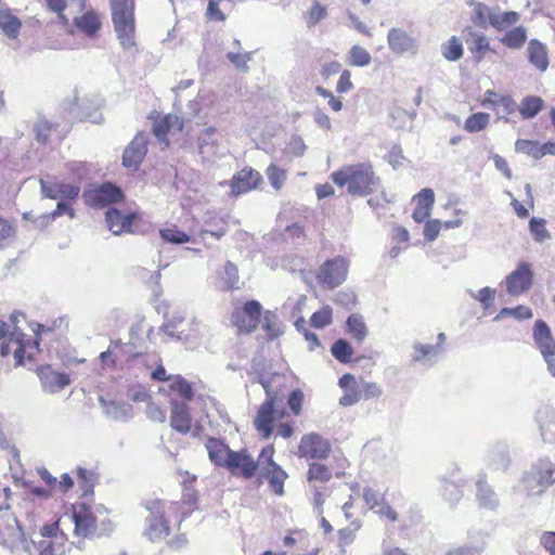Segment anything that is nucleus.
Returning <instances> with one entry per match:
<instances>
[{"label": "nucleus", "instance_id": "obj_64", "mask_svg": "<svg viewBox=\"0 0 555 555\" xmlns=\"http://www.w3.org/2000/svg\"><path fill=\"white\" fill-rule=\"evenodd\" d=\"M34 130L38 142L46 143L51 130V124L48 120H38L35 124Z\"/></svg>", "mask_w": 555, "mask_h": 555}, {"label": "nucleus", "instance_id": "obj_25", "mask_svg": "<svg viewBox=\"0 0 555 555\" xmlns=\"http://www.w3.org/2000/svg\"><path fill=\"white\" fill-rule=\"evenodd\" d=\"M76 27L87 36H93L101 27V18L94 11H87L74 18Z\"/></svg>", "mask_w": 555, "mask_h": 555}, {"label": "nucleus", "instance_id": "obj_32", "mask_svg": "<svg viewBox=\"0 0 555 555\" xmlns=\"http://www.w3.org/2000/svg\"><path fill=\"white\" fill-rule=\"evenodd\" d=\"M262 328L270 339H275L284 333V325L279 317L270 310L262 315Z\"/></svg>", "mask_w": 555, "mask_h": 555}, {"label": "nucleus", "instance_id": "obj_17", "mask_svg": "<svg viewBox=\"0 0 555 555\" xmlns=\"http://www.w3.org/2000/svg\"><path fill=\"white\" fill-rule=\"evenodd\" d=\"M89 198L93 205L105 206L120 201L122 198V192L114 184L105 183L94 189L90 193Z\"/></svg>", "mask_w": 555, "mask_h": 555}, {"label": "nucleus", "instance_id": "obj_20", "mask_svg": "<svg viewBox=\"0 0 555 555\" xmlns=\"http://www.w3.org/2000/svg\"><path fill=\"white\" fill-rule=\"evenodd\" d=\"M209 460L217 466L227 467L231 450L223 441L209 438L205 444Z\"/></svg>", "mask_w": 555, "mask_h": 555}, {"label": "nucleus", "instance_id": "obj_50", "mask_svg": "<svg viewBox=\"0 0 555 555\" xmlns=\"http://www.w3.org/2000/svg\"><path fill=\"white\" fill-rule=\"evenodd\" d=\"M495 289L491 287H483L477 292L469 291V295L473 299L479 301L483 309L490 308L495 297Z\"/></svg>", "mask_w": 555, "mask_h": 555}, {"label": "nucleus", "instance_id": "obj_6", "mask_svg": "<svg viewBox=\"0 0 555 555\" xmlns=\"http://www.w3.org/2000/svg\"><path fill=\"white\" fill-rule=\"evenodd\" d=\"M348 262L343 257H335L326 260L319 270L318 280L320 284L334 288L339 286L347 278Z\"/></svg>", "mask_w": 555, "mask_h": 555}, {"label": "nucleus", "instance_id": "obj_44", "mask_svg": "<svg viewBox=\"0 0 555 555\" xmlns=\"http://www.w3.org/2000/svg\"><path fill=\"white\" fill-rule=\"evenodd\" d=\"M491 15H493V8H490L483 3H474V23L482 28L490 25Z\"/></svg>", "mask_w": 555, "mask_h": 555}, {"label": "nucleus", "instance_id": "obj_31", "mask_svg": "<svg viewBox=\"0 0 555 555\" xmlns=\"http://www.w3.org/2000/svg\"><path fill=\"white\" fill-rule=\"evenodd\" d=\"M519 20V14L514 11L502 12L499 7L493 8L490 25L496 30H504L515 25Z\"/></svg>", "mask_w": 555, "mask_h": 555}, {"label": "nucleus", "instance_id": "obj_11", "mask_svg": "<svg viewBox=\"0 0 555 555\" xmlns=\"http://www.w3.org/2000/svg\"><path fill=\"white\" fill-rule=\"evenodd\" d=\"M261 181V175L257 170L253 169L251 167H246L235 173L231 179V194L238 196L243 193L256 189Z\"/></svg>", "mask_w": 555, "mask_h": 555}, {"label": "nucleus", "instance_id": "obj_1", "mask_svg": "<svg viewBox=\"0 0 555 555\" xmlns=\"http://www.w3.org/2000/svg\"><path fill=\"white\" fill-rule=\"evenodd\" d=\"M258 382L263 387L267 399L257 411L254 426L264 439H269L273 433V421L286 396L285 376L281 374H273L270 377L261 375Z\"/></svg>", "mask_w": 555, "mask_h": 555}, {"label": "nucleus", "instance_id": "obj_56", "mask_svg": "<svg viewBox=\"0 0 555 555\" xmlns=\"http://www.w3.org/2000/svg\"><path fill=\"white\" fill-rule=\"evenodd\" d=\"M227 57L237 69L246 72L248 69L247 63L250 61L251 54L229 52Z\"/></svg>", "mask_w": 555, "mask_h": 555}, {"label": "nucleus", "instance_id": "obj_15", "mask_svg": "<svg viewBox=\"0 0 555 555\" xmlns=\"http://www.w3.org/2000/svg\"><path fill=\"white\" fill-rule=\"evenodd\" d=\"M39 377L44 391L55 393L69 385V377L65 373L52 371L50 367H42Z\"/></svg>", "mask_w": 555, "mask_h": 555}, {"label": "nucleus", "instance_id": "obj_26", "mask_svg": "<svg viewBox=\"0 0 555 555\" xmlns=\"http://www.w3.org/2000/svg\"><path fill=\"white\" fill-rule=\"evenodd\" d=\"M477 486V501L480 506L494 509L498 504V498L495 492L488 486L485 476H480L476 482Z\"/></svg>", "mask_w": 555, "mask_h": 555}, {"label": "nucleus", "instance_id": "obj_2", "mask_svg": "<svg viewBox=\"0 0 555 555\" xmlns=\"http://www.w3.org/2000/svg\"><path fill=\"white\" fill-rule=\"evenodd\" d=\"M332 181L338 186H347L352 196H366L377 191L380 179L369 163L344 166L331 175Z\"/></svg>", "mask_w": 555, "mask_h": 555}, {"label": "nucleus", "instance_id": "obj_4", "mask_svg": "<svg viewBox=\"0 0 555 555\" xmlns=\"http://www.w3.org/2000/svg\"><path fill=\"white\" fill-rule=\"evenodd\" d=\"M0 545L7 547L11 555H33L30 543L9 509H0Z\"/></svg>", "mask_w": 555, "mask_h": 555}, {"label": "nucleus", "instance_id": "obj_19", "mask_svg": "<svg viewBox=\"0 0 555 555\" xmlns=\"http://www.w3.org/2000/svg\"><path fill=\"white\" fill-rule=\"evenodd\" d=\"M171 405V427L181 434L189 433L191 429V416L186 403L172 401Z\"/></svg>", "mask_w": 555, "mask_h": 555}, {"label": "nucleus", "instance_id": "obj_54", "mask_svg": "<svg viewBox=\"0 0 555 555\" xmlns=\"http://www.w3.org/2000/svg\"><path fill=\"white\" fill-rule=\"evenodd\" d=\"M513 103V101L509 98L506 96H500L498 98V94L493 91H487L486 98L482 101V105H491V106H503L504 108L508 109L509 105Z\"/></svg>", "mask_w": 555, "mask_h": 555}, {"label": "nucleus", "instance_id": "obj_51", "mask_svg": "<svg viewBox=\"0 0 555 555\" xmlns=\"http://www.w3.org/2000/svg\"><path fill=\"white\" fill-rule=\"evenodd\" d=\"M64 214H67L72 219L75 217V211L72 206L67 202L61 201L57 203L55 210L50 215L40 216V219L42 220V223H49L51 220H54Z\"/></svg>", "mask_w": 555, "mask_h": 555}, {"label": "nucleus", "instance_id": "obj_45", "mask_svg": "<svg viewBox=\"0 0 555 555\" xmlns=\"http://www.w3.org/2000/svg\"><path fill=\"white\" fill-rule=\"evenodd\" d=\"M505 317H513L517 320H526V319L532 318V312H531L530 308H528L526 306H518L516 308H503L495 315L493 321H500Z\"/></svg>", "mask_w": 555, "mask_h": 555}, {"label": "nucleus", "instance_id": "obj_24", "mask_svg": "<svg viewBox=\"0 0 555 555\" xmlns=\"http://www.w3.org/2000/svg\"><path fill=\"white\" fill-rule=\"evenodd\" d=\"M529 62L541 72L546 70L548 66V57L546 47L540 41L533 39L528 44Z\"/></svg>", "mask_w": 555, "mask_h": 555}, {"label": "nucleus", "instance_id": "obj_29", "mask_svg": "<svg viewBox=\"0 0 555 555\" xmlns=\"http://www.w3.org/2000/svg\"><path fill=\"white\" fill-rule=\"evenodd\" d=\"M347 333L361 344L369 334V328L363 320V317L359 313H352L346 321Z\"/></svg>", "mask_w": 555, "mask_h": 555}, {"label": "nucleus", "instance_id": "obj_37", "mask_svg": "<svg viewBox=\"0 0 555 555\" xmlns=\"http://www.w3.org/2000/svg\"><path fill=\"white\" fill-rule=\"evenodd\" d=\"M169 382V388L184 401H190L194 397L192 385L182 376H173Z\"/></svg>", "mask_w": 555, "mask_h": 555}, {"label": "nucleus", "instance_id": "obj_36", "mask_svg": "<svg viewBox=\"0 0 555 555\" xmlns=\"http://www.w3.org/2000/svg\"><path fill=\"white\" fill-rule=\"evenodd\" d=\"M36 545L38 555H65V544L57 540L33 541Z\"/></svg>", "mask_w": 555, "mask_h": 555}, {"label": "nucleus", "instance_id": "obj_35", "mask_svg": "<svg viewBox=\"0 0 555 555\" xmlns=\"http://www.w3.org/2000/svg\"><path fill=\"white\" fill-rule=\"evenodd\" d=\"M333 357L340 363H349L353 354L350 343L344 338L337 339L331 347Z\"/></svg>", "mask_w": 555, "mask_h": 555}, {"label": "nucleus", "instance_id": "obj_47", "mask_svg": "<svg viewBox=\"0 0 555 555\" xmlns=\"http://www.w3.org/2000/svg\"><path fill=\"white\" fill-rule=\"evenodd\" d=\"M266 175L268 177L270 184L275 190H280L286 180V171L284 169L279 168L275 164H271L268 166Z\"/></svg>", "mask_w": 555, "mask_h": 555}, {"label": "nucleus", "instance_id": "obj_61", "mask_svg": "<svg viewBox=\"0 0 555 555\" xmlns=\"http://www.w3.org/2000/svg\"><path fill=\"white\" fill-rule=\"evenodd\" d=\"M40 186L43 197L51 199H56L60 197V183H52L40 179Z\"/></svg>", "mask_w": 555, "mask_h": 555}, {"label": "nucleus", "instance_id": "obj_42", "mask_svg": "<svg viewBox=\"0 0 555 555\" xmlns=\"http://www.w3.org/2000/svg\"><path fill=\"white\" fill-rule=\"evenodd\" d=\"M442 55L451 62L460 60L463 55V46L459 38L453 36L448 42L443 43Z\"/></svg>", "mask_w": 555, "mask_h": 555}, {"label": "nucleus", "instance_id": "obj_39", "mask_svg": "<svg viewBox=\"0 0 555 555\" xmlns=\"http://www.w3.org/2000/svg\"><path fill=\"white\" fill-rule=\"evenodd\" d=\"M527 39V31L522 26L515 27L507 31L501 39L507 48L519 49Z\"/></svg>", "mask_w": 555, "mask_h": 555}, {"label": "nucleus", "instance_id": "obj_34", "mask_svg": "<svg viewBox=\"0 0 555 555\" xmlns=\"http://www.w3.org/2000/svg\"><path fill=\"white\" fill-rule=\"evenodd\" d=\"M543 104V100L539 96H526L520 102L518 111L525 119H530L538 115Z\"/></svg>", "mask_w": 555, "mask_h": 555}, {"label": "nucleus", "instance_id": "obj_38", "mask_svg": "<svg viewBox=\"0 0 555 555\" xmlns=\"http://www.w3.org/2000/svg\"><path fill=\"white\" fill-rule=\"evenodd\" d=\"M371 61V54L363 47L358 44L351 47L347 56V63L350 66L364 67L370 65Z\"/></svg>", "mask_w": 555, "mask_h": 555}, {"label": "nucleus", "instance_id": "obj_8", "mask_svg": "<svg viewBox=\"0 0 555 555\" xmlns=\"http://www.w3.org/2000/svg\"><path fill=\"white\" fill-rule=\"evenodd\" d=\"M533 272L531 264L520 262L505 279L506 291L512 296L526 293L532 285Z\"/></svg>", "mask_w": 555, "mask_h": 555}, {"label": "nucleus", "instance_id": "obj_10", "mask_svg": "<svg viewBox=\"0 0 555 555\" xmlns=\"http://www.w3.org/2000/svg\"><path fill=\"white\" fill-rule=\"evenodd\" d=\"M228 460L227 468L233 475H241L246 479L251 478L258 468V463L246 450L232 451Z\"/></svg>", "mask_w": 555, "mask_h": 555}, {"label": "nucleus", "instance_id": "obj_57", "mask_svg": "<svg viewBox=\"0 0 555 555\" xmlns=\"http://www.w3.org/2000/svg\"><path fill=\"white\" fill-rule=\"evenodd\" d=\"M302 402H304V392L300 389H294L293 391H291V393L288 396L287 403H288L291 411L295 415L300 414L301 408H302Z\"/></svg>", "mask_w": 555, "mask_h": 555}, {"label": "nucleus", "instance_id": "obj_13", "mask_svg": "<svg viewBox=\"0 0 555 555\" xmlns=\"http://www.w3.org/2000/svg\"><path fill=\"white\" fill-rule=\"evenodd\" d=\"M147 152V137L139 133L125 149L122 154V165L127 168L137 169L142 163Z\"/></svg>", "mask_w": 555, "mask_h": 555}, {"label": "nucleus", "instance_id": "obj_60", "mask_svg": "<svg viewBox=\"0 0 555 555\" xmlns=\"http://www.w3.org/2000/svg\"><path fill=\"white\" fill-rule=\"evenodd\" d=\"M225 283L228 288H237L238 271L234 263L227 261L224 266Z\"/></svg>", "mask_w": 555, "mask_h": 555}, {"label": "nucleus", "instance_id": "obj_62", "mask_svg": "<svg viewBox=\"0 0 555 555\" xmlns=\"http://www.w3.org/2000/svg\"><path fill=\"white\" fill-rule=\"evenodd\" d=\"M361 400V392L359 391L358 385L350 387L346 390L345 395L339 399V404L343 406H350Z\"/></svg>", "mask_w": 555, "mask_h": 555}, {"label": "nucleus", "instance_id": "obj_27", "mask_svg": "<svg viewBox=\"0 0 555 555\" xmlns=\"http://www.w3.org/2000/svg\"><path fill=\"white\" fill-rule=\"evenodd\" d=\"M22 28L20 18L8 9H0V29L10 39L17 38Z\"/></svg>", "mask_w": 555, "mask_h": 555}, {"label": "nucleus", "instance_id": "obj_12", "mask_svg": "<svg viewBox=\"0 0 555 555\" xmlns=\"http://www.w3.org/2000/svg\"><path fill=\"white\" fill-rule=\"evenodd\" d=\"M387 43L393 53L400 55L404 53L415 54L418 48L416 40L411 35L404 29L397 27L388 31Z\"/></svg>", "mask_w": 555, "mask_h": 555}, {"label": "nucleus", "instance_id": "obj_23", "mask_svg": "<svg viewBox=\"0 0 555 555\" xmlns=\"http://www.w3.org/2000/svg\"><path fill=\"white\" fill-rule=\"evenodd\" d=\"M183 121L178 115L168 114L155 121L153 132L158 140H164L167 133L181 131Z\"/></svg>", "mask_w": 555, "mask_h": 555}, {"label": "nucleus", "instance_id": "obj_53", "mask_svg": "<svg viewBox=\"0 0 555 555\" xmlns=\"http://www.w3.org/2000/svg\"><path fill=\"white\" fill-rule=\"evenodd\" d=\"M268 478L275 493L283 494V485L284 479L286 478V473L282 470L279 466L278 468H270L268 470Z\"/></svg>", "mask_w": 555, "mask_h": 555}, {"label": "nucleus", "instance_id": "obj_22", "mask_svg": "<svg viewBox=\"0 0 555 555\" xmlns=\"http://www.w3.org/2000/svg\"><path fill=\"white\" fill-rule=\"evenodd\" d=\"M105 220L109 231L118 235L130 230L133 217L131 215L122 216L118 209L108 208L105 214Z\"/></svg>", "mask_w": 555, "mask_h": 555}, {"label": "nucleus", "instance_id": "obj_18", "mask_svg": "<svg viewBox=\"0 0 555 555\" xmlns=\"http://www.w3.org/2000/svg\"><path fill=\"white\" fill-rule=\"evenodd\" d=\"M100 403L104 410L105 415L116 422H128L133 416V409L131 404L117 401H105L102 397Z\"/></svg>", "mask_w": 555, "mask_h": 555}, {"label": "nucleus", "instance_id": "obj_40", "mask_svg": "<svg viewBox=\"0 0 555 555\" xmlns=\"http://www.w3.org/2000/svg\"><path fill=\"white\" fill-rule=\"evenodd\" d=\"M490 120V115L487 113H475L472 114L464 124V129L467 132L474 133L483 130Z\"/></svg>", "mask_w": 555, "mask_h": 555}, {"label": "nucleus", "instance_id": "obj_43", "mask_svg": "<svg viewBox=\"0 0 555 555\" xmlns=\"http://www.w3.org/2000/svg\"><path fill=\"white\" fill-rule=\"evenodd\" d=\"M332 478V472L321 463H311L309 465V469L307 473V479L309 481H321V482H327Z\"/></svg>", "mask_w": 555, "mask_h": 555}, {"label": "nucleus", "instance_id": "obj_48", "mask_svg": "<svg viewBox=\"0 0 555 555\" xmlns=\"http://www.w3.org/2000/svg\"><path fill=\"white\" fill-rule=\"evenodd\" d=\"M145 508L147 511V516L145 517V521H156L160 519H165V504L160 500H151L146 502Z\"/></svg>", "mask_w": 555, "mask_h": 555}, {"label": "nucleus", "instance_id": "obj_14", "mask_svg": "<svg viewBox=\"0 0 555 555\" xmlns=\"http://www.w3.org/2000/svg\"><path fill=\"white\" fill-rule=\"evenodd\" d=\"M73 521L75 533L79 537H90L95 532V517L86 504L74 507Z\"/></svg>", "mask_w": 555, "mask_h": 555}, {"label": "nucleus", "instance_id": "obj_9", "mask_svg": "<svg viewBox=\"0 0 555 555\" xmlns=\"http://www.w3.org/2000/svg\"><path fill=\"white\" fill-rule=\"evenodd\" d=\"M262 307L257 300H248L242 310L233 314V323L240 332L251 333L256 330L261 319Z\"/></svg>", "mask_w": 555, "mask_h": 555}, {"label": "nucleus", "instance_id": "obj_30", "mask_svg": "<svg viewBox=\"0 0 555 555\" xmlns=\"http://www.w3.org/2000/svg\"><path fill=\"white\" fill-rule=\"evenodd\" d=\"M489 462L496 469H506L509 463L508 447L505 442H495L489 450Z\"/></svg>", "mask_w": 555, "mask_h": 555}, {"label": "nucleus", "instance_id": "obj_59", "mask_svg": "<svg viewBox=\"0 0 555 555\" xmlns=\"http://www.w3.org/2000/svg\"><path fill=\"white\" fill-rule=\"evenodd\" d=\"M335 302L345 308H352L357 302V295L350 289L340 291L335 296Z\"/></svg>", "mask_w": 555, "mask_h": 555}, {"label": "nucleus", "instance_id": "obj_52", "mask_svg": "<svg viewBox=\"0 0 555 555\" xmlns=\"http://www.w3.org/2000/svg\"><path fill=\"white\" fill-rule=\"evenodd\" d=\"M326 16L325 7L321 5L320 2L315 1L311 9L307 13V26L309 28L314 27Z\"/></svg>", "mask_w": 555, "mask_h": 555}, {"label": "nucleus", "instance_id": "obj_55", "mask_svg": "<svg viewBox=\"0 0 555 555\" xmlns=\"http://www.w3.org/2000/svg\"><path fill=\"white\" fill-rule=\"evenodd\" d=\"M358 388L361 392V400L377 398L382 395V389L375 383L363 382L361 385H358Z\"/></svg>", "mask_w": 555, "mask_h": 555}, {"label": "nucleus", "instance_id": "obj_49", "mask_svg": "<svg viewBox=\"0 0 555 555\" xmlns=\"http://www.w3.org/2000/svg\"><path fill=\"white\" fill-rule=\"evenodd\" d=\"M311 325L315 328H324L332 323V309L326 306L315 311L310 319Z\"/></svg>", "mask_w": 555, "mask_h": 555}, {"label": "nucleus", "instance_id": "obj_28", "mask_svg": "<svg viewBox=\"0 0 555 555\" xmlns=\"http://www.w3.org/2000/svg\"><path fill=\"white\" fill-rule=\"evenodd\" d=\"M216 128H206L198 138V150L204 157H211L218 154V141L216 139Z\"/></svg>", "mask_w": 555, "mask_h": 555}, {"label": "nucleus", "instance_id": "obj_7", "mask_svg": "<svg viewBox=\"0 0 555 555\" xmlns=\"http://www.w3.org/2000/svg\"><path fill=\"white\" fill-rule=\"evenodd\" d=\"M332 451L330 442L319 434L311 433L302 436L298 446L299 457L325 460Z\"/></svg>", "mask_w": 555, "mask_h": 555}, {"label": "nucleus", "instance_id": "obj_21", "mask_svg": "<svg viewBox=\"0 0 555 555\" xmlns=\"http://www.w3.org/2000/svg\"><path fill=\"white\" fill-rule=\"evenodd\" d=\"M441 351L439 345H424L414 343L412 346L411 360L415 363L433 365Z\"/></svg>", "mask_w": 555, "mask_h": 555}, {"label": "nucleus", "instance_id": "obj_3", "mask_svg": "<svg viewBox=\"0 0 555 555\" xmlns=\"http://www.w3.org/2000/svg\"><path fill=\"white\" fill-rule=\"evenodd\" d=\"M112 20L118 41L124 50L135 48L133 0H109Z\"/></svg>", "mask_w": 555, "mask_h": 555}, {"label": "nucleus", "instance_id": "obj_5", "mask_svg": "<svg viewBox=\"0 0 555 555\" xmlns=\"http://www.w3.org/2000/svg\"><path fill=\"white\" fill-rule=\"evenodd\" d=\"M522 481L528 494L540 495L555 483V464L550 460H539L525 472Z\"/></svg>", "mask_w": 555, "mask_h": 555}, {"label": "nucleus", "instance_id": "obj_46", "mask_svg": "<svg viewBox=\"0 0 555 555\" xmlns=\"http://www.w3.org/2000/svg\"><path fill=\"white\" fill-rule=\"evenodd\" d=\"M160 237L171 244H184L191 241V237L185 232L176 227L160 230Z\"/></svg>", "mask_w": 555, "mask_h": 555}, {"label": "nucleus", "instance_id": "obj_63", "mask_svg": "<svg viewBox=\"0 0 555 555\" xmlns=\"http://www.w3.org/2000/svg\"><path fill=\"white\" fill-rule=\"evenodd\" d=\"M306 144L300 137H293L287 145V153L294 157H300L306 152Z\"/></svg>", "mask_w": 555, "mask_h": 555}, {"label": "nucleus", "instance_id": "obj_33", "mask_svg": "<svg viewBox=\"0 0 555 555\" xmlns=\"http://www.w3.org/2000/svg\"><path fill=\"white\" fill-rule=\"evenodd\" d=\"M169 525L166 519L145 521L144 534L152 542L165 539L169 534Z\"/></svg>", "mask_w": 555, "mask_h": 555}, {"label": "nucleus", "instance_id": "obj_41", "mask_svg": "<svg viewBox=\"0 0 555 555\" xmlns=\"http://www.w3.org/2000/svg\"><path fill=\"white\" fill-rule=\"evenodd\" d=\"M545 223H546L545 219L538 218V217H532L529 221L530 232H531L534 241L538 243H543L546 240L551 238V234L547 231V229L545 228Z\"/></svg>", "mask_w": 555, "mask_h": 555}, {"label": "nucleus", "instance_id": "obj_58", "mask_svg": "<svg viewBox=\"0 0 555 555\" xmlns=\"http://www.w3.org/2000/svg\"><path fill=\"white\" fill-rule=\"evenodd\" d=\"M541 145H539L537 142L529 141V140H517L515 143V149L518 152H524L528 155H531L535 159H540L541 156H537V150L540 149Z\"/></svg>", "mask_w": 555, "mask_h": 555}, {"label": "nucleus", "instance_id": "obj_16", "mask_svg": "<svg viewBox=\"0 0 555 555\" xmlns=\"http://www.w3.org/2000/svg\"><path fill=\"white\" fill-rule=\"evenodd\" d=\"M533 336L544 358L555 357V340L545 322L538 320L534 324Z\"/></svg>", "mask_w": 555, "mask_h": 555}]
</instances>
